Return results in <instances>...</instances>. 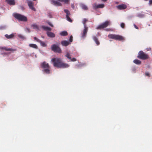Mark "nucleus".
Segmentation results:
<instances>
[{"label": "nucleus", "instance_id": "nucleus-1", "mask_svg": "<svg viewBox=\"0 0 152 152\" xmlns=\"http://www.w3.org/2000/svg\"><path fill=\"white\" fill-rule=\"evenodd\" d=\"M51 61L55 67L64 68H68L69 66V65L67 64L62 63L60 58H52Z\"/></svg>", "mask_w": 152, "mask_h": 152}, {"label": "nucleus", "instance_id": "nucleus-2", "mask_svg": "<svg viewBox=\"0 0 152 152\" xmlns=\"http://www.w3.org/2000/svg\"><path fill=\"white\" fill-rule=\"evenodd\" d=\"M41 66L43 69V71L44 72L48 74L50 73V68L48 63L44 61L41 64Z\"/></svg>", "mask_w": 152, "mask_h": 152}, {"label": "nucleus", "instance_id": "nucleus-3", "mask_svg": "<svg viewBox=\"0 0 152 152\" xmlns=\"http://www.w3.org/2000/svg\"><path fill=\"white\" fill-rule=\"evenodd\" d=\"M137 57L141 59L146 60L149 58L148 55L145 54L142 51H140L138 54Z\"/></svg>", "mask_w": 152, "mask_h": 152}, {"label": "nucleus", "instance_id": "nucleus-4", "mask_svg": "<svg viewBox=\"0 0 152 152\" xmlns=\"http://www.w3.org/2000/svg\"><path fill=\"white\" fill-rule=\"evenodd\" d=\"M108 36L110 39L116 40L121 41L124 39V38L122 36L118 35L110 34L108 35Z\"/></svg>", "mask_w": 152, "mask_h": 152}, {"label": "nucleus", "instance_id": "nucleus-5", "mask_svg": "<svg viewBox=\"0 0 152 152\" xmlns=\"http://www.w3.org/2000/svg\"><path fill=\"white\" fill-rule=\"evenodd\" d=\"M69 1V0H53L52 2L54 5L59 6L61 5V2H63L65 4H68Z\"/></svg>", "mask_w": 152, "mask_h": 152}, {"label": "nucleus", "instance_id": "nucleus-6", "mask_svg": "<svg viewBox=\"0 0 152 152\" xmlns=\"http://www.w3.org/2000/svg\"><path fill=\"white\" fill-rule=\"evenodd\" d=\"M88 21V20H84L83 21V23L84 25V29L83 31L82 36V37L84 38L86 37V34L88 30V28L87 27L86 25V23Z\"/></svg>", "mask_w": 152, "mask_h": 152}, {"label": "nucleus", "instance_id": "nucleus-7", "mask_svg": "<svg viewBox=\"0 0 152 152\" xmlns=\"http://www.w3.org/2000/svg\"><path fill=\"white\" fill-rule=\"evenodd\" d=\"M51 50L54 52L60 53L61 52V50L60 48L55 44L52 45L51 47Z\"/></svg>", "mask_w": 152, "mask_h": 152}, {"label": "nucleus", "instance_id": "nucleus-8", "mask_svg": "<svg viewBox=\"0 0 152 152\" xmlns=\"http://www.w3.org/2000/svg\"><path fill=\"white\" fill-rule=\"evenodd\" d=\"M110 24V22L109 21H106L104 23L101 24L98 27L97 29H100L106 28Z\"/></svg>", "mask_w": 152, "mask_h": 152}, {"label": "nucleus", "instance_id": "nucleus-9", "mask_svg": "<svg viewBox=\"0 0 152 152\" xmlns=\"http://www.w3.org/2000/svg\"><path fill=\"white\" fill-rule=\"evenodd\" d=\"M16 19H26L27 18L23 15L16 13H14L12 15Z\"/></svg>", "mask_w": 152, "mask_h": 152}, {"label": "nucleus", "instance_id": "nucleus-10", "mask_svg": "<svg viewBox=\"0 0 152 152\" xmlns=\"http://www.w3.org/2000/svg\"><path fill=\"white\" fill-rule=\"evenodd\" d=\"M26 1L29 8L32 10L35 11L36 9L34 7V3L30 0H27Z\"/></svg>", "mask_w": 152, "mask_h": 152}, {"label": "nucleus", "instance_id": "nucleus-11", "mask_svg": "<svg viewBox=\"0 0 152 152\" xmlns=\"http://www.w3.org/2000/svg\"><path fill=\"white\" fill-rule=\"evenodd\" d=\"M104 5L103 4H100L97 5L96 4H94L93 5V7L95 9L102 8L104 7Z\"/></svg>", "mask_w": 152, "mask_h": 152}, {"label": "nucleus", "instance_id": "nucleus-12", "mask_svg": "<svg viewBox=\"0 0 152 152\" xmlns=\"http://www.w3.org/2000/svg\"><path fill=\"white\" fill-rule=\"evenodd\" d=\"M34 39L35 40L40 43L41 45L43 47H46V44H45L44 42H42L41 40H39L36 37H34Z\"/></svg>", "mask_w": 152, "mask_h": 152}, {"label": "nucleus", "instance_id": "nucleus-13", "mask_svg": "<svg viewBox=\"0 0 152 152\" xmlns=\"http://www.w3.org/2000/svg\"><path fill=\"white\" fill-rule=\"evenodd\" d=\"M1 49L4 50L6 51H14L16 50L15 49H13L12 48H7L6 47H1L0 48Z\"/></svg>", "mask_w": 152, "mask_h": 152}, {"label": "nucleus", "instance_id": "nucleus-14", "mask_svg": "<svg viewBox=\"0 0 152 152\" xmlns=\"http://www.w3.org/2000/svg\"><path fill=\"white\" fill-rule=\"evenodd\" d=\"M127 7L124 4H122L117 6L118 9L122 10L126 9Z\"/></svg>", "mask_w": 152, "mask_h": 152}, {"label": "nucleus", "instance_id": "nucleus-15", "mask_svg": "<svg viewBox=\"0 0 152 152\" xmlns=\"http://www.w3.org/2000/svg\"><path fill=\"white\" fill-rule=\"evenodd\" d=\"M61 43L63 46H66L70 44L69 42L66 40L62 41L61 42Z\"/></svg>", "mask_w": 152, "mask_h": 152}, {"label": "nucleus", "instance_id": "nucleus-16", "mask_svg": "<svg viewBox=\"0 0 152 152\" xmlns=\"http://www.w3.org/2000/svg\"><path fill=\"white\" fill-rule=\"evenodd\" d=\"M92 38L97 45H99V42L96 36H93L92 37Z\"/></svg>", "mask_w": 152, "mask_h": 152}, {"label": "nucleus", "instance_id": "nucleus-17", "mask_svg": "<svg viewBox=\"0 0 152 152\" xmlns=\"http://www.w3.org/2000/svg\"><path fill=\"white\" fill-rule=\"evenodd\" d=\"M47 34L48 37L51 38L54 37L55 36V34L52 32H47Z\"/></svg>", "mask_w": 152, "mask_h": 152}, {"label": "nucleus", "instance_id": "nucleus-18", "mask_svg": "<svg viewBox=\"0 0 152 152\" xmlns=\"http://www.w3.org/2000/svg\"><path fill=\"white\" fill-rule=\"evenodd\" d=\"M41 27L45 31H51L52 30V29L50 28L45 26H41Z\"/></svg>", "mask_w": 152, "mask_h": 152}, {"label": "nucleus", "instance_id": "nucleus-19", "mask_svg": "<svg viewBox=\"0 0 152 152\" xmlns=\"http://www.w3.org/2000/svg\"><path fill=\"white\" fill-rule=\"evenodd\" d=\"M31 26V27H33V28L35 29L36 31H38L39 30V27L36 24H32Z\"/></svg>", "mask_w": 152, "mask_h": 152}, {"label": "nucleus", "instance_id": "nucleus-20", "mask_svg": "<svg viewBox=\"0 0 152 152\" xmlns=\"http://www.w3.org/2000/svg\"><path fill=\"white\" fill-rule=\"evenodd\" d=\"M133 62L137 65H140L141 64V61L138 59H135L133 61Z\"/></svg>", "mask_w": 152, "mask_h": 152}, {"label": "nucleus", "instance_id": "nucleus-21", "mask_svg": "<svg viewBox=\"0 0 152 152\" xmlns=\"http://www.w3.org/2000/svg\"><path fill=\"white\" fill-rule=\"evenodd\" d=\"M64 11L66 13V17L67 19H70V18L69 17V12L68 10H65Z\"/></svg>", "mask_w": 152, "mask_h": 152}, {"label": "nucleus", "instance_id": "nucleus-22", "mask_svg": "<svg viewBox=\"0 0 152 152\" xmlns=\"http://www.w3.org/2000/svg\"><path fill=\"white\" fill-rule=\"evenodd\" d=\"M5 37L7 39H11L14 37V35L12 34L10 35L6 34L5 35Z\"/></svg>", "mask_w": 152, "mask_h": 152}, {"label": "nucleus", "instance_id": "nucleus-23", "mask_svg": "<svg viewBox=\"0 0 152 152\" xmlns=\"http://www.w3.org/2000/svg\"><path fill=\"white\" fill-rule=\"evenodd\" d=\"M60 34L62 36H66L68 35V33L66 31H62L60 33Z\"/></svg>", "mask_w": 152, "mask_h": 152}, {"label": "nucleus", "instance_id": "nucleus-24", "mask_svg": "<svg viewBox=\"0 0 152 152\" xmlns=\"http://www.w3.org/2000/svg\"><path fill=\"white\" fill-rule=\"evenodd\" d=\"M80 6L84 10H86L88 9L87 7L84 4H80Z\"/></svg>", "mask_w": 152, "mask_h": 152}, {"label": "nucleus", "instance_id": "nucleus-25", "mask_svg": "<svg viewBox=\"0 0 152 152\" xmlns=\"http://www.w3.org/2000/svg\"><path fill=\"white\" fill-rule=\"evenodd\" d=\"M71 55L70 54V53L68 52H66V54L65 55V56L67 57L69 59H71Z\"/></svg>", "mask_w": 152, "mask_h": 152}, {"label": "nucleus", "instance_id": "nucleus-26", "mask_svg": "<svg viewBox=\"0 0 152 152\" xmlns=\"http://www.w3.org/2000/svg\"><path fill=\"white\" fill-rule=\"evenodd\" d=\"M29 45L30 47L35 49H37L38 48L36 44H30Z\"/></svg>", "mask_w": 152, "mask_h": 152}, {"label": "nucleus", "instance_id": "nucleus-27", "mask_svg": "<svg viewBox=\"0 0 152 152\" xmlns=\"http://www.w3.org/2000/svg\"><path fill=\"white\" fill-rule=\"evenodd\" d=\"M125 24L123 23H121L120 26L121 27V28H124L125 27Z\"/></svg>", "mask_w": 152, "mask_h": 152}, {"label": "nucleus", "instance_id": "nucleus-28", "mask_svg": "<svg viewBox=\"0 0 152 152\" xmlns=\"http://www.w3.org/2000/svg\"><path fill=\"white\" fill-rule=\"evenodd\" d=\"M70 61H76V59L75 58H71V59H70Z\"/></svg>", "mask_w": 152, "mask_h": 152}, {"label": "nucleus", "instance_id": "nucleus-29", "mask_svg": "<svg viewBox=\"0 0 152 152\" xmlns=\"http://www.w3.org/2000/svg\"><path fill=\"white\" fill-rule=\"evenodd\" d=\"M72 35L70 37L69 40L70 42H72Z\"/></svg>", "mask_w": 152, "mask_h": 152}, {"label": "nucleus", "instance_id": "nucleus-30", "mask_svg": "<svg viewBox=\"0 0 152 152\" xmlns=\"http://www.w3.org/2000/svg\"><path fill=\"white\" fill-rule=\"evenodd\" d=\"M83 64H77V65H76V66H77V67H79L80 66H82Z\"/></svg>", "mask_w": 152, "mask_h": 152}, {"label": "nucleus", "instance_id": "nucleus-31", "mask_svg": "<svg viewBox=\"0 0 152 152\" xmlns=\"http://www.w3.org/2000/svg\"><path fill=\"white\" fill-rule=\"evenodd\" d=\"M145 75L146 76L149 77L150 76V74L148 72H146L145 73Z\"/></svg>", "mask_w": 152, "mask_h": 152}, {"label": "nucleus", "instance_id": "nucleus-32", "mask_svg": "<svg viewBox=\"0 0 152 152\" xmlns=\"http://www.w3.org/2000/svg\"><path fill=\"white\" fill-rule=\"evenodd\" d=\"M48 24L50 26L52 27H53V25L50 22H49L48 23Z\"/></svg>", "mask_w": 152, "mask_h": 152}, {"label": "nucleus", "instance_id": "nucleus-33", "mask_svg": "<svg viewBox=\"0 0 152 152\" xmlns=\"http://www.w3.org/2000/svg\"><path fill=\"white\" fill-rule=\"evenodd\" d=\"M149 4L150 5L152 4V0H150L149 1Z\"/></svg>", "mask_w": 152, "mask_h": 152}, {"label": "nucleus", "instance_id": "nucleus-34", "mask_svg": "<svg viewBox=\"0 0 152 152\" xmlns=\"http://www.w3.org/2000/svg\"><path fill=\"white\" fill-rule=\"evenodd\" d=\"M134 27L137 29H138V28L137 26L135 25V24H134Z\"/></svg>", "mask_w": 152, "mask_h": 152}, {"label": "nucleus", "instance_id": "nucleus-35", "mask_svg": "<svg viewBox=\"0 0 152 152\" xmlns=\"http://www.w3.org/2000/svg\"><path fill=\"white\" fill-rule=\"evenodd\" d=\"M19 21H26L27 20H18Z\"/></svg>", "mask_w": 152, "mask_h": 152}, {"label": "nucleus", "instance_id": "nucleus-36", "mask_svg": "<svg viewBox=\"0 0 152 152\" xmlns=\"http://www.w3.org/2000/svg\"><path fill=\"white\" fill-rule=\"evenodd\" d=\"M18 37L20 38H23V37L22 36V35H19L18 36Z\"/></svg>", "mask_w": 152, "mask_h": 152}, {"label": "nucleus", "instance_id": "nucleus-37", "mask_svg": "<svg viewBox=\"0 0 152 152\" xmlns=\"http://www.w3.org/2000/svg\"><path fill=\"white\" fill-rule=\"evenodd\" d=\"M26 30H27V31H28V32H30V30H29V29L28 28H26Z\"/></svg>", "mask_w": 152, "mask_h": 152}, {"label": "nucleus", "instance_id": "nucleus-38", "mask_svg": "<svg viewBox=\"0 0 152 152\" xmlns=\"http://www.w3.org/2000/svg\"><path fill=\"white\" fill-rule=\"evenodd\" d=\"M68 21L70 22H72V20H67Z\"/></svg>", "mask_w": 152, "mask_h": 152}, {"label": "nucleus", "instance_id": "nucleus-39", "mask_svg": "<svg viewBox=\"0 0 152 152\" xmlns=\"http://www.w3.org/2000/svg\"><path fill=\"white\" fill-rule=\"evenodd\" d=\"M102 0L104 1H107V0Z\"/></svg>", "mask_w": 152, "mask_h": 152}, {"label": "nucleus", "instance_id": "nucleus-40", "mask_svg": "<svg viewBox=\"0 0 152 152\" xmlns=\"http://www.w3.org/2000/svg\"><path fill=\"white\" fill-rule=\"evenodd\" d=\"M53 18L51 16H50V17H49V18Z\"/></svg>", "mask_w": 152, "mask_h": 152}]
</instances>
